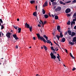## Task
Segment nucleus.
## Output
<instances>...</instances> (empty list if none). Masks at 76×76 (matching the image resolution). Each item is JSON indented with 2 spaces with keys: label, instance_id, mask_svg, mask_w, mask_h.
Returning <instances> with one entry per match:
<instances>
[{
  "label": "nucleus",
  "instance_id": "f257e3e1",
  "mask_svg": "<svg viewBox=\"0 0 76 76\" xmlns=\"http://www.w3.org/2000/svg\"><path fill=\"white\" fill-rule=\"evenodd\" d=\"M25 26L26 28H29L30 32L32 31V26H31L30 27V26L27 24V23H26L25 24Z\"/></svg>",
  "mask_w": 76,
  "mask_h": 76
},
{
  "label": "nucleus",
  "instance_id": "f03ea898",
  "mask_svg": "<svg viewBox=\"0 0 76 76\" xmlns=\"http://www.w3.org/2000/svg\"><path fill=\"white\" fill-rule=\"evenodd\" d=\"M50 56L51 57V58L52 59L53 58L54 60H55L56 58V56L54 55V53H53V52H52L50 54Z\"/></svg>",
  "mask_w": 76,
  "mask_h": 76
},
{
  "label": "nucleus",
  "instance_id": "7ed1b4c3",
  "mask_svg": "<svg viewBox=\"0 0 76 76\" xmlns=\"http://www.w3.org/2000/svg\"><path fill=\"white\" fill-rule=\"evenodd\" d=\"M11 35V33L10 32H8L6 34V36L8 38H10L11 37H10V35Z\"/></svg>",
  "mask_w": 76,
  "mask_h": 76
},
{
  "label": "nucleus",
  "instance_id": "20e7f679",
  "mask_svg": "<svg viewBox=\"0 0 76 76\" xmlns=\"http://www.w3.org/2000/svg\"><path fill=\"white\" fill-rule=\"evenodd\" d=\"M61 10V7H58L55 9V12H57L58 11H60Z\"/></svg>",
  "mask_w": 76,
  "mask_h": 76
},
{
  "label": "nucleus",
  "instance_id": "39448f33",
  "mask_svg": "<svg viewBox=\"0 0 76 76\" xmlns=\"http://www.w3.org/2000/svg\"><path fill=\"white\" fill-rule=\"evenodd\" d=\"M37 35V38H38V39H40V40H42V37H41V36H40V35H39V34H36Z\"/></svg>",
  "mask_w": 76,
  "mask_h": 76
},
{
  "label": "nucleus",
  "instance_id": "423d86ee",
  "mask_svg": "<svg viewBox=\"0 0 76 76\" xmlns=\"http://www.w3.org/2000/svg\"><path fill=\"white\" fill-rule=\"evenodd\" d=\"M71 11V10H70V9L68 8L66 10L65 12L66 13H69Z\"/></svg>",
  "mask_w": 76,
  "mask_h": 76
},
{
  "label": "nucleus",
  "instance_id": "0eeeda50",
  "mask_svg": "<svg viewBox=\"0 0 76 76\" xmlns=\"http://www.w3.org/2000/svg\"><path fill=\"white\" fill-rule=\"evenodd\" d=\"M44 4L43 5V7H45V6H48V2L47 1H46L44 3Z\"/></svg>",
  "mask_w": 76,
  "mask_h": 76
},
{
  "label": "nucleus",
  "instance_id": "6e6552de",
  "mask_svg": "<svg viewBox=\"0 0 76 76\" xmlns=\"http://www.w3.org/2000/svg\"><path fill=\"white\" fill-rule=\"evenodd\" d=\"M61 29H60V26H58L57 27V30L58 31V32H60V30Z\"/></svg>",
  "mask_w": 76,
  "mask_h": 76
},
{
  "label": "nucleus",
  "instance_id": "1a4fd4ad",
  "mask_svg": "<svg viewBox=\"0 0 76 76\" xmlns=\"http://www.w3.org/2000/svg\"><path fill=\"white\" fill-rule=\"evenodd\" d=\"M65 41H66V39L64 38H63L62 39V41H61V42H65Z\"/></svg>",
  "mask_w": 76,
  "mask_h": 76
},
{
  "label": "nucleus",
  "instance_id": "9d476101",
  "mask_svg": "<svg viewBox=\"0 0 76 76\" xmlns=\"http://www.w3.org/2000/svg\"><path fill=\"white\" fill-rule=\"evenodd\" d=\"M76 35V33L75 32H72V34L71 35V36L72 37H73V36H75Z\"/></svg>",
  "mask_w": 76,
  "mask_h": 76
},
{
  "label": "nucleus",
  "instance_id": "9b49d317",
  "mask_svg": "<svg viewBox=\"0 0 76 76\" xmlns=\"http://www.w3.org/2000/svg\"><path fill=\"white\" fill-rule=\"evenodd\" d=\"M42 39L43 41V42H44L45 43L46 42V40H45V39H44V37H42Z\"/></svg>",
  "mask_w": 76,
  "mask_h": 76
},
{
  "label": "nucleus",
  "instance_id": "f8f14e48",
  "mask_svg": "<svg viewBox=\"0 0 76 76\" xmlns=\"http://www.w3.org/2000/svg\"><path fill=\"white\" fill-rule=\"evenodd\" d=\"M18 33H20V32H21V30H22V29H21V28H19L18 27Z\"/></svg>",
  "mask_w": 76,
  "mask_h": 76
},
{
  "label": "nucleus",
  "instance_id": "ddd939ff",
  "mask_svg": "<svg viewBox=\"0 0 76 76\" xmlns=\"http://www.w3.org/2000/svg\"><path fill=\"white\" fill-rule=\"evenodd\" d=\"M68 34H69V35H71V33H72V31L70 30L68 31Z\"/></svg>",
  "mask_w": 76,
  "mask_h": 76
},
{
  "label": "nucleus",
  "instance_id": "4468645a",
  "mask_svg": "<svg viewBox=\"0 0 76 76\" xmlns=\"http://www.w3.org/2000/svg\"><path fill=\"white\" fill-rule=\"evenodd\" d=\"M73 24H75V22L72 21L71 23V26H73Z\"/></svg>",
  "mask_w": 76,
  "mask_h": 76
},
{
  "label": "nucleus",
  "instance_id": "2eb2a0df",
  "mask_svg": "<svg viewBox=\"0 0 76 76\" xmlns=\"http://www.w3.org/2000/svg\"><path fill=\"white\" fill-rule=\"evenodd\" d=\"M60 3L61 4H63V5H65V4H66V3H63V2L61 1H60Z\"/></svg>",
  "mask_w": 76,
  "mask_h": 76
},
{
  "label": "nucleus",
  "instance_id": "dca6fc26",
  "mask_svg": "<svg viewBox=\"0 0 76 76\" xmlns=\"http://www.w3.org/2000/svg\"><path fill=\"white\" fill-rule=\"evenodd\" d=\"M76 42V37L73 38L72 42Z\"/></svg>",
  "mask_w": 76,
  "mask_h": 76
},
{
  "label": "nucleus",
  "instance_id": "f3484780",
  "mask_svg": "<svg viewBox=\"0 0 76 76\" xmlns=\"http://www.w3.org/2000/svg\"><path fill=\"white\" fill-rule=\"evenodd\" d=\"M35 3V1L34 0H31L30 1V3L31 4H33V3Z\"/></svg>",
  "mask_w": 76,
  "mask_h": 76
},
{
  "label": "nucleus",
  "instance_id": "a211bd4d",
  "mask_svg": "<svg viewBox=\"0 0 76 76\" xmlns=\"http://www.w3.org/2000/svg\"><path fill=\"white\" fill-rule=\"evenodd\" d=\"M69 44H71V45H73L74 44H75V43H73V42H71V41H70L69 42Z\"/></svg>",
  "mask_w": 76,
  "mask_h": 76
},
{
  "label": "nucleus",
  "instance_id": "6ab92c4d",
  "mask_svg": "<svg viewBox=\"0 0 76 76\" xmlns=\"http://www.w3.org/2000/svg\"><path fill=\"white\" fill-rule=\"evenodd\" d=\"M44 17L45 18H46V19H47V18H48V15H45Z\"/></svg>",
  "mask_w": 76,
  "mask_h": 76
},
{
  "label": "nucleus",
  "instance_id": "aec40b11",
  "mask_svg": "<svg viewBox=\"0 0 76 76\" xmlns=\"http://www.w3.org/2000/svg\"><path fill=\"white\" fill-rule=\"evenodd\" d=\"M47 43H48V44H51V46H53V44L52 43V42H51L50 41V40L48 42H47Z\"/></svg>",
  "mask_w": 76,
  "mask_h": 76
},
{
  "label": "nucleus",
  "instance_id": "412c9836",
  "mask_svg": "<svg viewBox=\"0 0 76 76\" xmlns=\"http://www.w3.org/2000/svg\"><path fill=\"white\" fill-rule=\"evenodd\" d=\"M45 38L46 39V40L47 41H46L47 42L48 41H50V40H48V37H47V36H46Z\"/></svg>",
  "mask_w": 76,
  "mask_h": 76
},
{
  "label": "nucleus",
  "instance_id": "4be33fe9",
  "mask_svg": "<svg viewBox=\"0 0 76 76\" xmlns=\"http://www.w3.org/2000/svg\"><path fill=\"white\" fill-rule=\"evenodd\" d=\"M43 47L45 51H47V48L46 46L43 45Z\"/></svg>",
  "mask_w": 76,
  "mask_h": 76
},
{
  "label": "nucleus",
  "instance_id": "5701e85b",
  "mask_svg": "<svg viewBox=\"0 0 76 76\" xmlns=\"http://www.w3.org/2000/svg\"><path fill=\"white\" fill-rule=\"evenodd\" d=\"M42 12L43 14H45V11L44 10V9H42Z\"/></svg>",
  "mask_w": 76,
  "mask_h": 76
},
{
  "label": "nucleus",
  "instance_id": "b1692460",
  "mask_svg": "<svg viewBox=\"0 0 76 76\" xmlns=\"http://www.w3.org/2000/svg\"><path fill=\"white\" fill-rule=\"evenodd\" d=\"M52 4H53V6H54L53 5H55L56 4H57V2H52Z\"/></svg>",
  "mask_w": 76,
  "mask_h": 76
},
{
  "label": "nucleus",
  "instance_id": "393cba45",
  "mask_svg": "<svg viewBox=\"0 0 76 76\" xmlns=\"http://www.w3.org/2000/svg\"><path fill=\"white\" fill-rule=\"evenodd\" d=\"M70 56L71 57H72V58L73 59H75V57H74L72 55V53H70Z\"/></svg>",
  "mask_w": 76,
  "mask_h": 76
},
{
  "label": "nucleus",
  "instance_id": "a878e982",
  "mask_svg": "<svg viewBox=\"0 0 76 76\" xmlns=\"http://www.w3.org/2000/svg\"><path fill=\"white\" fill-rule=\"evenodd\" d=\"M56 37L57 38H58V41H59V39H60V36H59L57 34L56 35Z\"/></svg>",
  "mask_w": 76,
  "mask_h": 76
},
{
  "label": "nucleus",
  "instance_id": "bb28decb",
  "mask_svg": "<svg viewBox=\"0 0 76 76\" xmlns=\"http://www.w3.org/2000/svg\"><path fill=\"white\" fill-rule=\"evenodd\" d=\"M33 15H34V16H37V12H34L33 14Z\"/></svg>",
  "mask_w": 76,
  "mask_h": 76
},
{
  "label": "nucleus",
  "instance_id": "cd10ccee",
  "mask_svg": "<svg viewBox=\"0 0 76 76\" xmlns=\"http://www.w3.org/2000/svg\"><path fill=\"white\" fill-rule=\"evenodd\" d=\"M39 23L40 24L42 23L43 25V27H44V23H43V22H42V20H40V21L39 22Z\"/></svg>",
  "mask_w": 76,
  "mask_h": 76
},
{
  "label": "nucleus",
  "instance_id": "c85d7f7f",
  "mask_svg": "<svg viewBox=\"0 0 76 76\" xmlns=\"http://www.w3.org/2000/svg\"><path fill=\"white\" fill-rule=\"evenodd\" d=\"M50 48H51V49L52 50V51H56V50L54 49V48H53V46H51L50 47Z\"/></svg>",
  "mask_w": 76,
  "mask_h": 76
},
{
  "label": "nucleus",
  "instance_id": "c756f323",
  "mask_svg": "<svg viewBox=\"0 0 76 76\" xmlns=\"http://www.w3.org/2000/svg\"><path fill=\"white\" fill-rule=\"evenodd\" d=\"M55 19L56 20L58 19V16L56 15L55 16Z\"/></svg>",
  "mask_w": 76,
  "mask_h": 76
},
{
  "label": "nucleus",
  "instance_id": "7c9ffc66",
  "mask_svg": "<svg viewBox=\"0 0 76 76\" xmlns=\"http://www.w3.org/2000/svg\"><path fill=\"white\" fill-rule=\"evenodd\" d=\"M73 18H76V12L75 13H74V15H73Z\"/></svg>",
  "mask_w": 76,
  "mask_h": 76
},
{
  "label": "nucleus",
  "instance_id": "2f4dec72",
  "mask_svg": "<svg viewBox=\"0 0 76 76\" xmlns=\"http://www.w3.org/2000/svg\"><path fill=\"white\" fill-rule=\"evenodd\" d=\"M67 24L68 25H70V20H68V22L67 23Z\"/></svg>",
  "mask_w": 76,
  "mask_h": 76
},
{
  "label": "nucleus",
  "instance_id": "473e14b6",
  "mask_svg": "<svg viewBox=\"0 0 76 76\" xmlns=\"http://www.w3.org/2000/svg\"><path fill=\"white\" fill-rule=\"evenodd\" d=\"M13 36L14 38H16V37H17V35H16V34H13Z\"/></svg>",
  "mask_w": 76,
  "mask_h": 76
},
{
  "label": "nucleus",
  "instance_id": "72a5a7b5",
  "mask_svg": "<svg viewBox=\"0 0 76 76\" xmlns=\"http://www.w3.org/2000/svg\"><path fill=\"white\" fill-rule=\"evenodd\" d=\"M4 28V27L3 26L1 25V29H3Z\"/></svg>",
  "mask_w": 76,
  "mask_h": 76
},
{
  "label": "nucleus",
  "instance_id": "f704fd0d",
  "mask_svg": "<svg viewBox=\"0 0 76 76\" xmlns=\"http://www.w3.org/2000/svg\"><path fill=\"white\" fill-rule=\"evenodd\" d=\"M14 28H15V29H18V27L16 26H13Z\"/></svg>",
  "mask_w": 76,
  "mask_h": 76
},
{
  "label": "nucleus",
  "instance_id": "c9c22d12",
  "mask_svg": "<svg viewBox=\"0 0 76 76\" xmlns=\"http://www.w3.org/2000/svg\"><path fill=\"white\" fill-rule=\"evenodd\" d=\"M67 17H69V16H71V14H67Z\"/></svg>",
  "mask_w": 76,
  "mask_h": 76
},
{
  "label": "nucleus",
  "instance_id": "e433bc0d",
  "mask_svg": "<svg viewBox=\"0 0 76 76\" xmlns=\"http://www.w3.org/2000/svg\"><path fill=\"white\" fill-rule=\"evenodd\" d=\"M73 4L75 3H76V0H74L73 1H72Z\"/></svg>",
  "mask_w": 76,
  "mask_h": 76
},
{
  "label": "nucleus",
  "instance_id": "4c0bfd02",
  "mask_svg": "<svg viewBox=\"0 0 76 76\" xmlns=\"http://www.w3.org/2000/svg\"><path fill=\"white\" fill-rule=\"evenodd\" d=\"M60 35V36L59 37H60V38H62V37H63V34H61Z\"/></svg>",
  "mask_w": 76,
  "mask_h": 76
},
{
  "label": "nucleus",
  "instance_id": "58836bf2",
  "mask_svg": "<svg viewBox=\"0 0 76 76\" xmlns=\"http://www.w3.org/2000/svg\"><path fill=\"white\" fill-rule=\"evenodd\" d=\"M76 68H75V67H73V69H72V71H74V70H76Z\"/></svg>",
  "mask_w": 76,
  "mask_h": 76
},
{
  "label": "nucleus",
  "instance_id": "ea45409f",
  "mask_svg": "<svg viewBox=\"0 0 76 76\" xmlns=\"http://www.w3.org/2000/svg\"><path fill=\"white\" fill-rule=\"evenodd\" d=\"M55 0H50V1H51V2H52V3H53V2H54V1H55Z\"/></svg>",
  "mask_w": 76,
  "mask_h": 76
},
{
  "label": "nucleus",
  "instance_id": "a19ab883",
  "mask_svg": "<svg viewBox=\"0 0 76 76\" xmlns=\"http://www.w3.org/2000/svg\"><path fill=\"white\" fill-rule=\"evenodd\" d=\"M15 39H16V40H17V39H18V37H17V36L15 38Z\"/></svg>",
  "mask_w": 76,
  "mask_h": 76
},
{
  "label": "nucleus",
  "instance_id": "79ce46f5",
  "mask_svg": "<svg viewBox=\"0 0 76 76\" xmlns=\"http://www.w3.org/2000/svg\"><path fill=\"white\" fill-rule=\"evenodd\" d=\"M76 18H75V19H73V22H75V21H76Z\"/></svg>",
  "mask_w": 76,
  "mask_h": 76
},
{
  "label": "nucleus",
  "instance_id": "37998d69",
  "mask_svg": "<svg viewBox=\"0 0 76 76\" xmlns=\"http://www.w3.org/2000/svg\"><path fill=\"white\" fill-rule=\"evenodd\" d=\"M71 3V1H68L66 2V3Z\"/></svg>",
  "mask_w": 76,
  "mask_h": 76
},
{
  "label": "nucleus",
  "instance_id": "c03bdc74",
  "mask_svg": "<svg viewBox=\"0 0 76 76\" xmlns=\"http://www.w3.org/2000/svg\"><path fill=\"white\" fill-rule=\"evenodd\" d=\"M15 48L16 49L18 48V45H16V46H15Z\"/></svg>",
  "mask_w": 76,
  "mask_h": 76
},
{
  "label": "nucleus",
  "instance_id": "a18cd8bd",
  "mask_svg": "<svg viewBox=\"0 0 76 76\" xmlns=\"http://www.w3.org/2000/svg\"><path fill=\"white\" fill-rule=\"evenodd\" d=\"M53 53H54V54H56V52L55 51H53Z\"/></svg>",
  "mask_w": 76,
  "mask_h": 76
},
{
  "label": "nucleus",
  "instance_id": "49530a36",
  "mask_svg": "<svg viewBox=\"0 0 76 76\" xmlns=\"http://www.w3.org/2000/svg\"><path fill=\"white\" fill-rule=\"evenodd\" d=\"M66 52V53H68L67 52V49H65Z\"/></svg>",
  "mask_w": 76,
  "mask_h": 76
},
{
  "label": "nucleus",
  "instance_id": "de8ad7c7",
  "mask_svg": "<svg viewBox=\"0 0 76 76\" xmlns=\"http://www.w3.org/2000/svg\"><path fill=\"white\" fill-rule=\"evenodd\" d=\"M43 37L44 38H45L46 37V35H44Z\"/></svg>",
  "mask_w": 76,
  "mask_h": 76
},
{
  "label": "nucleus",
  "instance_id": "09e8293b",
  "mask_svg": "<svg viewBox=\"0 0 76 76\" xmlns=\"http://www.w3.org/2000/svg\"><path fill=\"white\" fill-rule=\"evenodd\" d=\"M37 6L36 5V10H37Z\"/></svg>",
  "mask_w": 76,
  "mask_h": 76
},
{
  "label": "nucleus",
  "instance_id": "8fccbe9b",
  "mask_svg": "<svg viewBox=\"0 0 76 76\" xmlns=\"http://www.w3.org/2000/svg\"><path fill=\"white\" fill-rule=\"evenodd\" d=\"M47 23V22L45 21L44 22V24H45V23Z\"/></svg>",
  "mask_w": 76,
  "mask_h": 76
},
{
  "label": "nucleus",
  "instance_id": "3c124183",
  "mask_svg": "<svg viewBox=\"0 0 76 76\" xmlns=\"http://www.w3.org/2000/svg\"><path fill=\"white\" fill-rule=\"evenodd\" d=\"M52 17H53V18H54V15H53L52 14Z\"/></svg>",
  "mask_w": 76,
  "mask_h": 76
},
{
  "label": "nucleus",
  "instance_id": "603ef678",
  "mask_svg": "<svg viewBox=\"0 0 76 76\" xmlns=\"http://www.w3.org/2000/svg\"><path fill=\"white\" fill-rule=\"evenodd\" d=\"M57 58L59 59V58H60V57L59 56H57Z\"/></svg>",
  "mask_w": 76,
  "mask_h": 76
},
{
  "label": "nucleus",
  "instance_id": "864d4df0",
  "mask_svg": "<svg viewBox=\"0 0 76 76\" xmlns=\"http://www.w3.org/2000/svg\"><path fill=\"white\" fill-rule=\"evenodd\" d=\"M60 34H63L61 32V31H60Z\"/></svg>",
  "mask_w": 76,
  "mask_h": 76
},
{
  "label": "nucleus",
  "instance_id": "5fc2aeb1",
  "mask_svg": "<svg viewBox=\"0 0 76 76\" xmlns=\"http://www.w3.org/2000/svg\"><path fill=\"white\" fill-rule=\"evenodd\" d=\"M33 39H34V40H35V39H36L35 37H33Z\"/></svg>",
  "mask_w": 76,
  "mask_h": 76
},
{
  "label": "nucleus",
  "instance_id": "6e6d98bb",
  "mask_svg": "<svg viewBox=\"0 0 76 76\" xmlns=\"http://www.w3.org/2000/svg\"><path fill=\"white\" fill-rule=\"evenodd\" d=\"M56 6H55V7H54L53 9L54 10L56 9Z\"/></svg>",
  "mask_w": 76,
  "mask_h": 76
},
{
  "label": "nucleus",
  "instance_id": "4d7b16f0",
  "mask_svg": "<svg viewBox=\"0 0 76 76\" xmlns=\"http://www.w3.org/2000/svg\"><path fill=\"white\" fill-rule=\"evenodd\" d=\"M54 43H55V44L56 45H57V43H56V42H55V41H54Z\"/></svg>",
  "mask_w": 76,
  "mask_h": 76
},
{
  "label": "nucleus",
  "instance_id": "13d9d810",
  "mask_svg": "<svg viewBox=\"0 0 76 76\" xmlns=\"http://www.w3.org/2000/svg\"><path fill=\"white\" fill-rule=\"evenodd\" d=\"M2 21V20L1 19H0V22H1L2 21Z\"/></svg>",
  "mask_w": 76,
  "mask_h": 76
},
{
  "label": "nucleus",
  "instance_id": "bf43d9fd",
  "mask_svg": "<svg viewBox=\"0 0 76 76\" xmlns=\"http://www.w3.org/2000/svg\"><path fill=\"white\" fill-rule=\"evenodd\" d=\"M17 21H19V19L18 18L17 19Z\"/></svg>",
  "mask_w": 76,
  "mask_h": 76
},
{
  "label": "nucleus",
  "instance_id": "052dcab7",
  "mask_svg": "<svg viewBox=\"0 0 76 76\" xmlns=\"http://www.w3.org/2000/svg\"><path fill=\"white\" fill-rule=\"evenodd\" d=\"M38 26L39 27H41V26H40V25L39 24H38Z\"/></svg>",
  "mask_w": 76,
  "mask_h": 76
},
{
  "label": "nucleus",
  "instance_id": "680f3d73",
  "mask_svg": "<svg viewBox=\"0 0 76 76\" xmlns=\"http://www.w3.org/2000/svg\"><path fill=\"white\" fill-rule=\"evenodd\" d=\"M49 3L50 6L51 5V2H49Z\"/></svg>",
  "mask_w": 76,
  "mask_h": 76
},
{
  "label": "nucleus",
  "instance_id": "e2e57ef3",
  "mask_svg": "<svg viewBox=\"0 0 76 76\" xmlns=\"http://www.w3.org/2000/svg\"><path fill=\"white\" fill-rule=\"evenodd\" d=\"M49 15L50 17H51V15L50 14V13H49Z\"/></svg>",
  "mask_w": 76,
  "mask_h": 76
},
{
  "label": "nucleus",
  "instance_id": "0e129e2a",
  "mask_svg": "<svg viewBox=\"0 0 76 76\" xmlns=\"http://www.w3.org/2000/svg\"><path fill=\"white\" fill-rule=\"evenodd\" d=\"M65 34H66L67 35V31H66L65 32Z\"/></svg>",
  "mask_w": 76,
  "mask_h": 76
},
{
  "label": "nucleus",
  "instance_id": "69168bd1",
  "mask_svg": "<svg viewBox=\"0 0 76 76\" xmlns=\"http://www.w3.org/2000/svg\"><path fill=\"white\" fill-rule=\"evenodd\" d=\"M1 32L0 31V37H1Z\"/></svg>",
  "mask_w": 76,
  "mask_h": 76
},
{
  "label": "nucleus",
  "instance_id": "338daca9",
  "mask_svg": "<svg viewBox=\"0 0 76 76\" xmlns=\"http://www.w3.org/2000/svg\"><path fill=\"white\" fill-rule=\"evenodd\" d=\"M57 55H58V56H59V57H60V56L59 55V54H57Z\"/></svg>",
  "mask_w": 76,
  "mask_h": 76
},
{
  "label": "nucleus",
  "instance_id": "774afa93",
  "mask_svg": "<svg viewBox=\"0 0 76 76\" xmlns=\"http://www.w3.org/2000/svg\"><path fill=\"white\" fill-rule=\"evenodd\" d=\"M58 49H57L56 50V51H58Z\"/></svg>",
  "mask_w": 76,
  "mask_h": 76
}]
</instances>
